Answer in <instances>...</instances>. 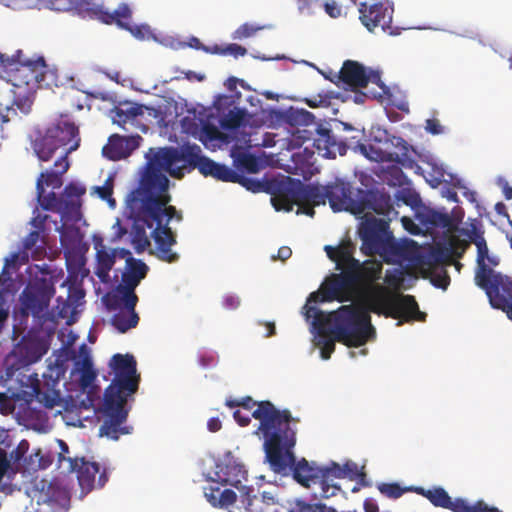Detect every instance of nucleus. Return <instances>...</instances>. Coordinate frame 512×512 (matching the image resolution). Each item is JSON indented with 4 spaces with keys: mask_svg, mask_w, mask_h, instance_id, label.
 Segmentation results:
<instances>
[{
    "mask_svg": "<svg viewBox=\"0 0 512 512\" xmlns=\"http://www.w3.org/2000/svg\"><path fill=\"white\" fill-rule=\"evenodd\" d=\"M306 317L313 318L317 330L316 345L321 358L330 359L335 351V342L347 347H360L375 336L370 313L397 319V326L404 322L424 321L426 314L419 310L414 296L392 293L382 286L372 287L365 305H342L328 314L316 307L306 305Z\"/></svg>",
    "mask_w": 512,
    "mask_h": 512,
    "instance_id": "obj_1",
    "label": "nucleus"
},
{
    "mask_svg": "<svg viewBox=\"0 0 512 512\" xmlns=\"http://www.w3.org/2000/svg\"><path fill=\"white\" fill-rule=\"evenodd\" d=\"M253 416L260 422L256 433L263 434L264 450L272 470L276 473L291 470L293 478L304 487L316 484L320 468L311 466L304 458L296 462L292 452L296 432L290 427L294 420L291 412L287 409L279 410L272 402L266 401L259 404Z\"/></svg>",
    "mask_w": 512,
    "mask_h": 512,
    "instance_id": "obj_2",
    "label": "nucleus"
},
{
    "mask_svg": "<svg viewBox=\"0 0 512 512\" xmlns=\"http://www.w3.org/2000/svg\"><path fill=\"white\" fill-rule=\"evenodd\" d=\"M164 172L163 168L148 157L139 186L132 191L144 208L151 207L155 211L156 227L151 231L155 241V255L162 261L173 263L179 259V255L172 251L176 236L169 227V222L172 218L181 221L182 214L174 206L168 205L171 201L168 193L169 179Z\"/></svg>",
    "mask_w": 512,
    "mask_h": 512,
    "instance_id": "obj_3",
    "label": "nucleus"
},
{
    "mask_svg": "<svg viewBox=\"0 0 512 512\" xmlns=\"http://www.w3.org/2000/svg\"><path fill=\"white\" fill-rule=\"evenodd\" d=\"M114 378L105 389L102 406L98 412L103 420L99 435L118 440L121 435L130 434L132 427L125 425L129 414L127 402L138 390L140 375L132 355L115 354L110 361Z\"/></svg>",
    "mask_w": 512,
    "mask_h": 512,
    "instance_id": "obj_4",
    "label": "nucleus"
},
{
    "mask_svg": "<svg viewBox=\"0 0 512 512\" xmlns=\"http://www.w3.org/2000/svg\"><path fill=\"white\" fill-rule=\"evenodd\" d=\"M200 146L183 145L181 148L163 147L150 149L147 157L174 178H182L186 172L198 169L204 176H211L215 161L201 155Z\"/></svg>",
    "mask_w": 512,
    "mask_h": 512,
    "instance_id": "obj_5",
    "label": "nucleus"
},
{
    "mask_svg": "<svg viewBox=\"0 0 512 512\" xmlns=\"http://www.w3.org/2000/svg\"><path fill=\"white\" fill-rule=\"evenodd\" d=\"M324 250L327 257L335 262L336 269L341 272L338 274H332L328 277L321 285L320 289L316 292H312L307 300L309 303L318 302H349L355 297V290L357 286V275L355 272V262L350 267L344 262L341 263V251L339 246L326 245Z\"/></svg>",
    "mask_w": 512,
    "mask_h": 512,
    "instance_id": "obj_6",
    "label": "nucleus"
},
{
    "mask_svg": "<svg viewBox=\"0 0 512 512\" xmlns=\"http://www.w3.org/2000/svg\"><path fill=\"white\" fill-rule=\"evenodd\" d=\"M21 54L22 52L18 51L16 58L0 55V62L3 66L1 77L19 90V96H26L41 87L43 83L48 85L45 83L48 66L43 57H38L35 60H23Z\"/></svg>",
    "mask_w": 512,
    "mask_h": 512,
    "instance_id": "obj_7",
    "label": "nucleus"
},
{
    "mask_svg": "<svg viewBox=\"0 0 512 512\" xmlns=\"http://www.w3.org/2000/svg\"><path fill=\"white\" fill-rule=\"evenodd\" d=\"M57 384V380H52V385L49 383L42 385L38 379H35L32 384V394L29 397H34L46 408H53L58 404L60 398L59 391L55 389ZM30 402L31 398H28L26 392L7 389L0 392V414L5 416L13 414L16 408L19 409L18 413H20L29 408Z\"/></svg>",
    "mask_w": 512,
    "mask_h": 512,
    "instance_id": "obj_8",
    "label": "nucleus"
},
{
    "mask_svg": "<svg viewBox=\"0 0 512 512\" xmlns=\"http://www.w3.org/2000/svg\"><path fill=\"white\" fill-rule=\"evenodd\" d=\"M357 149L367 159L375 162H395L405 165L412 161V146L399 136L386 135L384 140L375 139L367 144L360 143Z\"/></svg>",
    "mask_w": 512,
    "mask_h": 512,
    "instance_id": "obj_9",
    "label": "nucleus"
},
{
    "mask_svg": "<svg viewBox=\"0 0 512 512\" xmlns=\"http://www.w3.org/2000/svg\"><path fill=\"white\" fill-rule=\"evenodd\" d=\"M55 294L52 278L35 276L20 294L21 313L24 316L39 317L49 306Z\"/></svg>",
    "mask_w": 512,
    "mask_h": 512,
    "instance_id": "obj_10",
    "label": "nucleus"
},
{
    "mask_svg": "<svg viewBox=\"0 0 512 512\" xmlns=\"http://www.w3.org/2000/svg\"><path fill=\"white\" fill-rule=\"evenodd\" d=\"M126 208L129 211V217L133 220L131 231L132 244L137 252H142L150 246L146 229L153 231L156 227L155 211L151 207L144 208L133 191L126 197Z\"/></svg>",
    "mask_w": 512,
    "mask_h": 512,
    "instance_id": "obj_11",
    "label": "nucleus"
},
{
    "mask_svg": "<svg viewBox=\"0 0 512 512\" xmlns=\"http://www.w3.org/2000/svg\"><path fill=\"white\" fill-rule=\"evenodd\" d=\"M339 250L341 251V263H345L350 267L353 262H355V272L357 275V284L364 283L368 285V288L363 295L360 302L356 303V305H365L366 297L369 294L372 287L380 286L379 284H374L377 280L381 278L383 265L380 261L377 260H366L361 263L359 260L354 258L355 252V244L350 240H343L339 245ZM383 287V285H381ZM384 288H386L384 286ZM355 305V303H352Z\"/></svg>",
    "mask_w": 512,
    "mask_h": 512,
    "instance_id": "obj_12",
    "label": "nucleus"
},
{
    "mask_svg": "<svg viewBox=\"0 0 512 512\" xmlns=\"http://www.w3.org/2000/svg\"><path fill=\"white\" fill-rule=\"evenodd\" d=\"M473 242L477 246V269L474 277L476 285L485 291L487 297L495 293L503 284L506 287H511L509 277L495 272L485 263L487 259L492 265H497V261L488 256V247L484 237L477 235Z\"/></svg>",
    "mask_w": 512,
    "mask_h": 512,
    "instance_id": "obj_13",
    "label": "nucleus"
},
{
    "mask_svg": "<svg viewBox=\"0 0 512 512\" xmlns=\"http://www.w3.org/2000/svg\"><path fill=\"white\" fill-rule=\"evenodd\" d=\"M338 87L358 91L367 87L369 83L376 84L384 88L379 71L366 68L361 63L354 60L344 61L340 71L335 73L334 79H331Z\"/></svg>",
    "mask_w": 512,
    "mask_h": 512,
    "instance_id": "obj_14",
    "label": "nucleus"
},
{
    "mask_svg": "<svg viewBox=\"0 0 512 512\" xmlns=\"http://www.w3.org/2000/svg\"><path fill=\"white\" fill-rule=\"evenodd\" d=\"M328 202L334 212L348 211L352 214H361L365 208L364 202L359 200V189L354 188L350 182L336 179L327 184Z\"/></svg>",
    "mask_w": 512,
    "mask_h": 512,
    "instance_id": "obj_15",
    "label": "nucleus"
},
{
    "mask_svg": "<svg viewBox=\"0 0 512 512\" xmlns=\"http://www.w3.org/2000/svg\"><path fill=\"white\" fill-rule=\"evenodd\" d=\"M359 236L362 240L361 251L367 256L381 255L385 251L392 233L389 231L388 223L384 220L371 218L366 219L359 229Z\"/></svg>",
    "mask_w": 512,
    "mask_h": 512,
    "instance_id": "obj_16",
    "label": "nucleus"
},
{
    "mask_svg": "<svg viewBox=\"0 0 512 512\" xmlns=\"http://www.w3.org/2000/svg\"><path fill=\"white\" fill-rule=\"evenodd\" d=\"M59 463L66 462L67 472L77 473L78 483L83 492L88 493L94 488H102L108 481L105 471L99 473V465L95 462H88L84 458H65L59 453Z\"/></svg>",
    "mask_w": 512,
    "mask_h": 512,
    "instance_id": "obj_17",
    "label": "nucleus"
},
{
    "mask_svg": "<svg viewBox=\"0 0 512 512\" xmlns=\"http://www.w3.org/2000/svg\"><path fill=\"white\" fill-rule=\"evenodd\" d=\"M106 300L109 309L117 310L111 318V324L117 331L125 333L138 325L139 316L135 311L138 298L130 303L124 300L123 295L112 293L106 296Z\"/></svg>",
    "mask_w": 512,
    "mask_h": 512,
    "instance_id": "obj_18",
    "label": "nucleus"
},
{
    "mask_svg": "<svg viewBox=\"0 0 512 512\" xmlns=\"http://www.w3.org/2000/svg\"><path fill=\"white\" fill-rule=\"evenodd\" d=\"M389 264L414 266L420 262V251L417 242L411 239L396 241L392 236L380 255Z\"/></svg>",
    "mask_w": 512,
    "mask_h": 512,
    "instance_id": "obj_19",
    "label": "nucleus"
},
{
    "mask_svg": "<svg viewBox=\"0 0 512 512\" xmlns=\"http://www.w3.org/2000/svg\"><path fill=\"white\" fill-rule=\"evenodd\" d=\"M393 12V6L383 3L367 5V3L362 2L359 6L360 20L369 31L381 27L383 31H388L390 35L398 34L391 27Z\"/></svg>",
    "mask_w": 512,
    "mask_h": 512,
    "instance_id": "obj_20",
    "label": "nucleus"
},
{
    "mask_svg": "<svg viewBox=\"0 0 512 512\" xmlns=\"http://www.w3.org/2000/svg\"><path fill=\"white\" fill-rule=\"evenodd\" d=\"M126 270L122 274V283L119 284L113 293L121 294L126 302H133L138 296L135 293L136 287L148 273V266L140 259L131 256L126 259Z\"/></svg>",
    "mask_w": 512,
    "mask_h": 512,
    "instance_id": "obj_21",
    "label": "nucleus"
},
{
    "mask_svg": "<svg viewBox=\"0 0 512 512\" xmlns=\"http://www.w3.org/2000/svg\"><path fill=\"white\" fill-rule=\"evenodd\" d=\"M247 476L245 466L234 457L227 455L222 461L216 463L214 476L210 479L217 484L235 487L241 493V489L247 487L242 485L243 481H247Z\"/></svg>",
    "mask_w": 512,
    "mask_h": 512,
    "instance_id": "obj_22",
    "label": "nucleus"
},
{
    "mask_svg": "<svg viewBox=\"0 0 512 512\" xmlns=\"http://www.w3.org/2000/svg\"><path fill=\"white\" fill-rule=\"evenodd\" d=\"M303 183L287 177L286 180L275 181V196L272 199L277 211L290 212L294 205L302 203Z\"/></svg>",
    "mask_w": 512,
    "mask_h": 512,
    "instance_id": "obj_23",
    "label": "nucleus"
},
{
    "mask_svg": "<svg viewBox=\"0 0 512 512\" xmlns=\"http://www.w3.org/2000/svg\"><path fill=\"white\" fill-rule=\"evenodd\" d=\"M60 148H63L62 155L66 156L75 151L80 144L78 127L69 121L61 120L51 125L46 130Z\"/></svg>",
    "mask_w": 512,
    "mask_h": 512,
    "instance_id": "obj_24",
    "label": "nucleus"
},
{
    "mask_svg": "<svg viewBox=\"0 0 512 512\" xmlns=\"http://www.w3.org/2000/svg\"><path fill=\"white\" fill-rule=\"evenodd\" d=\"M312 146L315 147L318 154L326 158H335L337 154L343 156L346 154L348 146L342 141H338L331 130L319 127L316 135L312 136Z\"/></svg>",
    "mask_w": 512,
    "mask_h": 512,
    "instance_id": "obj_25",
    "label": "nucleus"
},
{
    "mask_svg": "<svg viewBox=\"0 0 512 512\" xmlns=\"http://www.w3.org/2000/svg\"><path fill=\"white\" fill-rule=\"evenodd\" d=\"M37 197L44 210L61 213L62 219L75 217L79 214L80 204L74 200L63 199L54 192H50L47 195L41 193V197L37 194Z\"/></svg>",
    "mask_w": 512,
    "mask_h": 512,
    "instance_id": "obj_26",
    "label": "nucleus"
},
{
    "mask_svg": "<svg viewBox=\"0 0 512 512\" xmlns=\"http://www.w3.org/2000/svg\"><path fill=\"white\" fill-rule=\"evenodd\" d=\"M359 193V200L363 201L365 205L363 213L371 210L380 215H389L390 211L393 209L389 194L362 188L359 189Z\"/></svg>",
    "mask_w": 512,
    "mask_h": 512,
    "instance_id": "obj_27",
    "label": "nucleus"
},
{
    "mask_svg": "<svg viewBox=\"0 0 512 512\" xmlns=\"http://www.w3.org/2000/svg\"><path fill=\"white\" fill-rule=\"evenodd\" d=\"M55 170L41 173L37 183L36 190L37 194L41 197V193H44V184L46 186H52L53 188H59L62 185L61 176L66 173L69 169V162L65 155H61L58 160L54 163Z\"/></svg>",
    "mask_w": 512,
    "mask_h": 512,
    "instance_id": "obj_28",
    "label": "nucleus"
},
{
    "mask_svg": "<svg viewBox=\"0 0 512 512\" xmlns=\"http://www.w3.org/2000/svg\"><path fill=\"white\" fill-rule=\"evenodd\" d=\"M411 491H414L418 495L425 497L435 507L448 509L452 512L454 510L455 500H452L448 492L442 487L438 486L433 487L432 489H425L424 487H413Z\"/></svg>",
    "mask_w": 512,
    "mask_h": 512,
    "instance_id": "obj_29",
    "label": "nucleus"
},
{
    "mask_svg": "<svg viewBox=\"0 0 512 512\" xmlns=\"http://www.w3.org/2000/svg\"><path fill=\"white\" fill-rule=\"evenodd\" d=\"M69 501L68 494L65 489L57 484L46 483L42 481L41 491L39 492L37 502L50 505L64 506Z\"/></svg>",
    "mask_w": 512,
    "mask_h": 512,
    "instance_id": "obj_30",
    "label": "nucleus"
},
{
    "mask_svg": "<svg viewBox=\"0 0 512 512\" xmlns=\"http://www.w3.org/2000/svg\"><path fill=\"white\" fill-rule=\"evenodd\" d=\"M207 501L214 507L228 508L237 500V494L231 489L220 490L219 486H209L204 489Z\"/></svg>",
    "mask_w": 512,
    "mask_h": 512,
    "instance_id": "obj_31",
    "label": "nucleus"
},
{
    "mask_svg": "<svg viewBox=\"0 0 512 512\" xmlns=\"http://www.w3.org/2000/svg\"><path fill=\"white\" fill-rule=\"evenodd\" d=\"M132 17V11L129 6L122 3L113 12H109L103 8L100 21L105 24H117L119 27L124 29H130V22Z\"/></svg>",
    "mask_w": 512,
    "mask_h": 512,
    "instance_id": "obj_32",
    "label": "nucleus"
},
{
    "mask_svg": "<svg viewBox=\"0 0 512 512\" xmlns=\"http://www.w3.org/2000/svg\"><path fill=\"white\" fill-rule=\"evenodd\" d=\"M511 287L503 284L499 289L488 297L492 307L504 311L508 318L512 320V280L509 278Z\"/></svg>",
    "mask_w": 512,
    "mask_h": 512,
    "instance_id": "obj_33",
    "label": "nucleus"
},
{
    "mask_svg": "<svg viewBox=\"0 0 512 512\" xmlns=\"http://www.w3.org/2000/svg\"><path fill=\"white\" fill-rule=\"evenodd\" d=\"M97 272L96 274L102 278L108 275L115 264L116 250H107L102 240L95 242Z\"/></svg>",
    "mask_w": 512,
    "mask_h": 512,
    "instance_id": "obj_34",
    "label": "nucleus"
},
{
    "mask_svg": "<svg viewBox=\"0 0 512 512\" xmlns=\"http://www.w3.org/2000/svg\"><path fill=\"white\" fill-rule=\"evenodd\" d=\"M18 354L24 359L26 364H32L41 359L46 353L43 344L34 339L23 341L17 348Z\"/></svg>",
    "mask_w": 512,
    "mask_h": 512,
    "instance_id": "obj_35",
    "label": "nucleus"
},
{
    "mask_svg": "<svg viewBox=\"0 0 512 512\" xmlns=\"http://www.w3.org/2000/svg\"><path fill=\"white\" fill-rule=\"evenodd\" d=\"M254 488L243 487L240 494V502L247 512H273L271 507H268L263 499L259 496L253 495Z\"/></svg>",
    "mask_w": 512,
    "mask_h": 512,
    "instance_id": "obj_36",
    "label": "nucleus"
},
{
    "mask_svg": "<svg viewBox=\"0 0 512 512\" xmlns=\"http://www.w3.org/2000/svg\"><path fill=\"white\" fill-rule=\"evenodd\" d=\"M34 151L41 161H49L56 150L60 149L52 136L46 131L45 134L34 142Z\"/></svg>",
    "mask_w": 512,
    "mask_h": 512,
    "instance_id": "obj_37",
    "label": "nucleus"
},
{
    "mask_svg": "<svg viewBox=\"0 0 512 512\" xmlns=\"http://www.w3.org/2000/svg\"><path fill=\"white\" fill-rule=\"evenodd\" d=\"M328 200L327 185H305L303 184L302 203H310L315 206L325 204Z\"/></svg>",
    "mask_w": 512,
    "mask_h": 512,
    "instance_id": "obj_38",
    "label": "nucleus"
},
{
    "mask_svg": "<svg viewBox=\"0 0 512 512\" xmlns=\"http://www.w3.org/2000/svg\"><path fill=\"white\" fill-rule=\"evenodd\" d=\"M124 144V136L112 135L108 144L103 147V155L113 161L127 157V148Z\"/></svg>",
    "mask_w": 512,
    "mask_h": 512,
    "instance_id": "obj_39",
    "label": "nucleus"
},
{
    "mask_svg": "<svg viewBox=\"0 0 512 512\" xmlns=\"http://www.w3.org/2000/svg\"><path fill=\"white\" fill-rule=\"evenodd\" d=\"M80 353L83 355L81 360L80 382L83 387H88L95 380L96 373L93 370L92 360L89 356L86 344L80 346Z\"/></svg>",
    "mask_w": 512,
    "mask_h": 512,
    "instance_id": "obj_40",
    "label": "nucleus"
},
{
    "mask_svg": "<svg viewBox=\"0 0 512 512\" xmlns=\"http://www.w3.org/2000/svg\"><path fill=\"white\" fill-rule=\"evenodd\" d=\"M453 512H501L496 507H489L483 501H478L474 505H470L462 498L455 499V507Z\"/></svg>",
    "mask_w": 512,
    "mask_h": 512,
    "instance_id": "obj_41",
    "label": "nucleus"
},
{
    "mask_svg": "<svg viewBox=\"0 0 512 512\" xmlns=\"http://www.w3.org/2000/svg\"><path fill=\"white\" fill-rule=\"evenodd\" d=\"M313 133L306 128H297L294 130L290 137L287 139V147L289 149H298L307 142L312 143Z\"/></svg>",
    "mask_w": 512,
    "mask_h": 512,
    "instance_id": "obj_42",
    "label": "nucleus"
},
{
    "mask_svg": "<svg viewBox=\"0 0 512 512\" xmlns=\"http://www.w3.org/2000/svg\"><path fill=\"white\" fill-rule=\"evenodd\" d=\"M211 177L223 181V182H234L237 177V172L228 166L220 163H215Z\"/></svg>",
    "mask_w": 512,
    "mask_h": 512,
    "instance_id": "obj_43",
    "label": "nucleus"
},
{
    "mask_svg": "<svg viewBox=\"0 0 512 512\" xmlns=\"http://www.w3.org/2000/svg\"><path fill=\"white\" fill-rule=\"evenodd\" d=\"M468 247L469 242H467L464 239H460L456 236H453L449 239L446 251L455 258H461Z\"/></svg>",
    "mask_w": 512,
    "mask_h": 512,
    "instance_id": "obj_44",
    "label": "nucleus"
},
{
    "mask_svg": "<svg viewBox=\"0 0 512 512\" xmlns=\"http://www.w3.org/2000/svg\"><path fill=\"white\" fill-rule=\"evenodd\" d=\"M319 478L329 479L334 482L335 479L344 478V472L342 466L336 462H332L329 466L322 467L319 469Z\"/></svg>",
    "mask_w": 512,
    "mask_h": 512,
    "instance_id": "obj_45",
    "label": "nucleus"
},
{
    "mask_svg": "<svg viewBox=\"0 0 512 512\" xmlns=\"http://www.w3.org/2000/svg\"><path fill=\"white\" fill-rule=\"evenodd\" d=\"M11 465L10 461L7 458V454L4 450L0 449V491L2 492H10L11 484L3 481L5 475L9 471Z\"/></svg>",
    "mask_w": 512,
    "mask_h": 512,
    "instance_id": "obj_46",
    "label": "nucleus"
},
{
    "mask_svg": "<svg viewBox=\"0 0 512 512\" xmlns=\"http://www.w3.org/2000/svg\"><path fill=\"white\" fill-rule=\"evenodd\" d=\"M316 483L320 486L321 491L319 495L321 498H331L340 491V486L329 479L318 478Z\"/></svg>",
    "mask_w": 512,
    "mask_h": 512,
    "instance_id": "obj_47",
    "label": "nucleus"
},
{
    "mask_svg": "<svg viewBox=\"0 0 512 512\" xmlns=\"http://www.w3.org/2000/svg\"><path fill=\"white\" fill-rule=\"evenodd\" d=\"M412 488H402L398 483H381L378 485V490L388 498L397 499L401 497L405 491Z\"/></svg>",
    "mask_w": 512,
    "mask_h": 512,
    "instance_id": "obj_48",
    "label": "nucleus"
},
{
    "mask_svg": "<svg viewBox=\"0 0 512 512\" xmlns=\"http://www.w3.org/2000/svg\"><path fill=\"white\" fill-rule=\"evenodd\" d=\"M236 179L237 180H235L233 183H238V184L242 185L243 187H245L247 190L254 192V193L263 191L265 188V185L263 182L253 179V178H250V177H247V176H244L242 174H239L238 172H237Z\"/></svg>",
    "mask_w": 512,
    "mask_h": 512,
    "instance_id": "obj_49",
    "label": "nucleus"
},
{
    "mask_svg": "<svg viewBox=\"0 0 512 512\" xmlns=\"http://www.w3.org/2000/svg\"><path fill=\"white\" fill-rule=\"evenodd\" d=\"M86 192L85 187L75 184V183H69L65 188L63 192V199H69L74 200L76 203L80 204V198L83 196Z\"/></svg>",
    "mask_w": 512,
    "mask_h": 512,
    "instance_id": "obj_50",
    "label": "nucleus"
},
{
    "mask_svg": "<svg viewBox=\"0 0 512 512\" xmlns=\"http://www.w3.org/2000/svg\"><path fill=\"white\" fill-rule=\"evenodd\" d=\"M96 191L102 200L108 202L111 207H115L116 201L112 198L113 193V180L108 178L103 186L96 187Z\"/></svg>",
    "mask_w": 512,
    "mask_h": 512,
    "instance_id": "obj_51",
    "label": "nucleus"
},
{
    "mask_svg": "<svg viewBox=\"0 0 512 512\" xmlns=\"http://www.w3.org/2000/svg\"><path fill=\"white\" fill-rule=\"evenodd\" d=\"M429 222L431 225L440 228L452 227V218L447 213L433 211L429 216Z\"/></svg>",
    "mask_w": 512,
    "mask_h": 512,
    "instance_id": "obj_52",
    "label": "nucleus"
},
{
    "mask_svg": "<svg viewBox=\"0 0 512 512\" xmlns=\"http://www.w3.org/2000/svg\"><path fill=\"white\" fill-rule=\"evenodd\" d=\"M293 512H336V510L327 508L324 504H308L299 501Z\"/></svg>",
    "mask_w": 512,
    "mask_h": 512,
    "instance_id": "obj_53",
    "label": "nucleus"
},
{
    "mask_svg": "<svg viewBox=\"0 0 512 512\" xmlns=\"http://www.w3.org/2000/svg\"><path fill=\"white\" fill-rule=\"evenodd\" d=\"M344 478L349 477L351 480L357 479L359 476H364V473L360 472L358 465L353 461H347L343 466Z\"/></svg>",
    "mask_w": 512,
    "mask_h": 512,
    "instance_id": "obj_54",
    "label": "nucleus"
},
{
    "mask_svg": "<svg viewBox=\"0 0 512 512\" xmlns=\"http://www.w3.org/2000/svg\"><path fill=\"white\" fill-rule=\"evenodd\" d=\"M260 29H262V27L244 23L236 30V35L238 38H248L253 36Z\"/></svg>",
    "mask_w": 512,
    "mask_h": 512,
    "instance_id": "obj_55",
    "label": "nucleus"
},
{
    "mask_svg": "<svg viewBox=\"0 0 512 512\" xmlns=\"http://www.w3.org/2000/svg\"><path fill=\"white\" fill-rule=\"evenodd\" d=\"M220 53L223 55H233L234 57L244 56L247 53L245 47L232 43L228 44L225 48L220 49Z\"/></svg>",
    "mask_w": 512,
    "mask_h": 512,
    "instance_id": "obj_56",
    "label": "nucleus"
},
{
    "mask_svg": "<svg viewBox=\"0 0 512 512\" xmlns=\"http://www.w3.org/2000/svg\"><path fill=\"white\" fill-rule=\"evenodd\" d=\"M242 123V116L238 113L230 112L223 120L222 126L228 129H236Z\"/></svg>",
    "mask_w": 512,
    "mask_h": 512,
    "instance_id": "obj_57",
    "label": "nucleus"
},
{
    "mask_svg": "<svg viewBox=\"0 0 512 512\" xmlns=\"http://www.w3.org/2000/svg\"><path fill=\"white\" fill-rule=\"evenodd\" d=\"M384 281L388 286L398 288L402 282L401 273L398 272L397 270H388L385 273Z\"/></svg>",
    "mask_w": 512,
    "mask_h": 512,
    "instance_id": "obj_58",
    "label": "nucleus"
},
{
    "mask_svg": "<svg viewBox=\"0 0 512 512\" xmlns=\"http://www.w3.org/2000/svg\"><path fill=\"white\" fill-rule=\"evenodd\" d=\"M241 165L249 172L255 173L258 171V162L255 156L246 154L240 159Z\"/></svg>",
    "mask_w": 512,
    "mask_h": 512,
    "instance_id": "obj_59",
    "label": "nucleus"
},
{
    "mask_svg": "<svg viewBox=\"0 0 512 512\" xmlns=\"http://www.w3.org/2000/svg\"><path fill=\"white\" fill-rule=\"evenodd\" d=\"M259 498L263 499V502L268 507H271L273 512H279L280 504L278 499L271 492L264 491Z\"/></svg>",
    "mask_w": 512,
    "mask_h": 512,
    "instance_id": "obj_60",
    "label": "nucleus"
},
{
    "mask_svg": "<svg viewBox=\"0 0 512 512\" xmlns=\"http://www.w3.org/2000/svg\"><path fill=\"white\" fill-rule=\"evenodd\" d=\"M40 231H31L23 240V248L25 250H31L40 240Z\"/></svg>",
    "mask_w": 512,
    "mask_h": 512,
    "instance_id": "obj_61",
    "label": "nucleus"
},
{
    "mask_svg": "<svg viewBox=\"0 0 512 512\" xmlns=\"http://www.w3.org/2000/svg\"><path fill=\"white\" fill-rule=\"evenodd\" d=\"M44 6L55 10V11H65L67 7H69V3L66 0H38Z\"/></svg>",
    "mask_w": 512,
    "mask_h": 512,
    "instance_id": "obj_62",
    "label": "nucleus"
},
{
    "mask_svg": "<svg viewBox=\"0 0 512 512\" xmlns=\"http://www.w3.org/2000/svg\"><path fill=\"white\" fill-rule=\"evenodd\" d=\"M325 12L332 18H338L341 15V6L334 0H327L324 3Z\"/></svg>",
    "mask_w": 512,
    "mask_h": 512,
    "instance_id": "obj_63",
    "label": "nucleus"
},
{
    "mask_svg": "<svg viewBox=\"0 0 512 512\" xmlns=\"http://www.w3.org/2000/svg\"><path fill=\"white\" fill-rule=\"evenodd\" d=\"M222 305L227 310H235L240 306V298L235 294H226L223 297Z\"/></svg>",
    "mask_w": 512,
    "mask_h": 512,
    "instance_id": "obj_64",
    "label": "nucleus"
}]
</instances>
